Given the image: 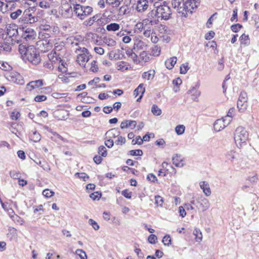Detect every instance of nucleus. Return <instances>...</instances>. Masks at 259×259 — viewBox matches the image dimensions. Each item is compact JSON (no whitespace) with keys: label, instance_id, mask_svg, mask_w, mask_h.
<instances>
[{"label":"nucleus","instance_id":"f257e3e1","mask_svg":"<svg viewBox=\"0 0 259 259\" xmlns=\"http://www.w3.org/2000/svg\"><path fill=\"white\" fill-rule=\"evenodd\" d=\"M33 8L25 9L23 12L21 9H17L14 12H10V17L13 20H17L20 25L32 24L38 21L39 17L34 15Z\"/></svg>","mask_w":259,"mask_h":259},{"label":"nucleus","instance_id":"f03ea898","mask_svg":"<svg viewBox=\"0 0 259 259\" xmlns=\"http://www.w3.org/2000/svg\"><path fill=\"white\" fill-rule=\"evenodd\" d=\"M200 0H188L184 3V0H172L171 4L174 9L179 13L186 16L188 13L192 14L193 10L200 5Z\"/></svg>","mask_w":259,"mask_h":259},{"label":"nucleus","instance_id":"7ed1b4c3","mask_svg":"<svg viewBox=\"0 0 259 259\" xmlns=\"http://www.w3.org/2000/svg\"><path fill=\"white\" fill-rule=\"evenodd\" d=\"M234 139L237 146L241 148L246 143L248 139V132L243 126H238L234 132Z\"/></svg>","mask_w":259,"mask_h":259},{"label":"nucleus","instance_id":"20e7f679","mask_svg":"<svg viewBox=\"0 0 259 259\" xmlns=\"http://www.w3.org/2000/svg\"><path fill=\"white\" fill-rule=\"evenodd\" d=\"M73 11L79 19L83 20L91 14L93 8L89 6H82L75 2V4H74Z\"/></svg>","mask_w":259,"mask_h":259},{"label":"nucleus","instance_id":"39448f33","mask_svg":"<svg viewBox=\"0 0 259 259\" xmlns=\"http://www.w3.org/2000/svg\"><path fill=\"white\" fill-rule=\"evenodd\" d=\"M25 58L28 62L35 65L39 64L41 60L39 53L32 46L28 47Z\"/></svg>","mask_w":259,"mask_h":259},{"label":"nucleus","instance_id":"423d86ee","mask_svg":"<svg viewBox=\"0 0 259 259\" xmlns=\"http://www.w3.org/2000/svg\"><path fill=\"white\" fill-rule=\"evenodd\" d=\"M155 6L156 5L155 4ZM158 13V18L161 20H167L170 19L171 14L170 8L167 5H162L155 6Z\"/></svg>","mask_w":259,"mask_h":259},{"label":"nucleus","instance_id":"0eeeda50","mask_svg":"<svg viewBox=\"0 0 259 259\" xmlns=\"http://www.w3.org/2000/svg\"><path fill=\"white\" fill-rule=\"evenodd\" d=\"M76 53H78L77 57V62L81 65L84 66L86 63L89 60V52L87 49L79 48L76 49Z\"/></svg>","mask_w":259,"mask_h":259},{"label":"nucleus","instance_id":"6e6552de","mask_svg":"<svg viewBox=\"0 0 259 259\" xmlns=\"http://www.w3.org/2000/svg\"><path fill=\"white\" fill-rule=\"evenodd\" d=\"M153 3V0H138L136 10L139 13H144L147 11Z\"/></svg>","mask_w":259,"mask_h":259},{"label":"nucleus","instance_id":"1a4fd4ad","mask_svg":"<svg viewBox=\"0 0 259 259\" xmlns=\"http://www.w3.org/2000/svg\"><path fill=\"white\" fill-rule=\"evenodd\" d=\"M247 96L246 93L241 92L237 103V107L241 112L244 111L247 107Z\"/></svg>","mask_w":259,"mask_h":259},{"label":"nucleus","instance_id":"9d476101","mask_svg":"<svg viewBox=\"0 0 259 259\" xmlns=\"http://www.w3.org/2000/svg\"><path fill=\"white\" fill-rule=\"evenodd\" d=\"M22 31L21 37L26 41H32L34 39L36 36V33L32 28L26 27H22Z\"/></svg>","mask_w":259,"mask_h":259},{"label":"nucleus","instance_id":"9b49d317","mask_svg":"<svg viewBox=\"0 0 259 259\" xmlns=\"http://www.w3.org/2000/svg\"><path fill=\"white\" fill-rule=\"evenodd\" d=\"M7 78L11 82L18 84H24V80L22 75L17 72H12L8 75Z\"/></svg>","mask_w":259,"mask_h":259},{"label":"nucleus","instance_id":"f8f14e48","mask_svg":"<svg viewBox=\"0 0 259 259\" xmlns=\"http://www.w3.org/2000/svg\"><path fill=\"white\" fill-rule=\"evenodd\" d=\"M39 29L41 32L47 35L48 37L51 36L54 34V32L58 31V27L48 24L40 25Z\"/></svg>","mask_w":259,"mask_h":259},{"label":"nucleus","instance_id":"ddd939ff","mask_svg":"<svg viewBox=\"0 0 259 259\" xmlns=\"http://www.w3.org/2000/svg\"><path fill=\"white\" fill-rule=\"evenodd\" d=\"M6 30L10 37H15L18 34V25L15 23L8 24L6 27Z\"/></svg>","mask_w":259,"mask_h":259},{"label":"nucleus","instance_id":"4468645a","mask_svg":"<svg viewBox=\"0 0 259 259\" xmlns=\"http://www.w3.org/2000/svg\"><path fill=\"white\" fill-rule=\"evenodd\" d=\"M231 121V119H229L228 121L225 123L223 119H219L217 120L213 124V127L215 131L219 132L222 130L224 129L226 126H227Z\"/></svg>","mask_w":259,"mask_h":259},{"label":"nucleus","instance_id":"2eb2a0df","mask_svg":"<svg viewBox=\"0 0 259 259\" xmlns=\"http://www.w3.org/2000/svg\"><path fill=\"white\" fill-rule=\"evenodd\" d=\"M44 84L43 80L42 79H38L35 81L29 82L26 85V90L29 91H31L35 88H38Z\"/></svg>","mask_w":259,"mask_h":259},{"label":"nucleus","instance_id":"dca6fc26","mask_svg":"<svg viewBox=\"0 0 259 259\" xmlns=\"http://www.w3.org/2000/svg\"><path fill=\"white\" fill-rule=\"evenodd\" d=\"M118 129L114 128L108 131L105 134L106 139H112L115 138L119 135Z\"/></svg>","mask_w":259,"mask_h":259},{"label":"nucleus","instance_id":"f3484780","mask_svg":"<svg viewBox=\"0 0 259 259\" xmlns=\"http://www.w3.org/2000/svg\"><path fill=\"white\" fill-rule=\"evenodd\" d=\"M197 201L199 203L203 211L206 210L209 207L210 203L207 199L201 197L199 198Z\"/></svg>","mask_w":259,"mask_h":259},{"label":"nucleus","instance_id":"a211bd4d","mask_svg":"<svg viewBox=\"0 0 259 259\" xmlns=\"http://www.w3.org/2000/svg\"><path fill=\"white\" fill-rule=\"evenodd\" d=\"M101 15L97 14L85 21L83 22V24L86 26H91L94 24V22H98L99 23V21H101Z\"/></svg>","mask_w":259,"mask_h":259},{"label":"nucleus","instance_id":"6ab92c4d","mask_svg":"<svg viewBox=\"0 0 259 259\" xmlns=\"http://www.w3.org/2000/svg\"><path fill=\"white\" fill-rule=\"evenodd\" d=\"M137 125L136 121L135 120H124L121 123L120 127L122 129L131 127L134 129Z\"/></svg>","mask_w":259,"mask_h":259},{"label":"nucleus","instance_id":"aec40b11","mask_svg":"<svg viewBox=\"0 0 259 259\" xmlns=\"http://www.w3.org/2000/svg\"><path fill=\"white\" fill-rule=\"evenodd\" d=\"M201 189L203 190L204 194L208 196L211 194V190L209 187V185L207 182L205 181L200 182L199 183Z\"/></svg>","mask_w":259,"mask_h":259},{"label":"nucleus","instance_id":"412c9836","mask_svg":"<svg viewBox=\"0 0 259 259\" xmlns=\"http://www.w3.org/2000/svg\"><path fill=\"white\" fill-rule=\"evenodd\" d=\"M173 164L177 167H182L184 163L182 159H180V155L178 154H175L172 158Z\"/></svg>","mask_w":259,"mask_h":259},{"label":"nucleus","instance_id":"4be33fe9","mask_svg":"<svg viewBox=\"0 0 259 259\" xmlns=\"http://www.w3.org/2000/svg\"><path fill=\"white\" fill-rule=\"evenodd\" d=\"M177 57H172L169 59L167 60L165 62V65L166 67L168 69H171L176 64L177 62Z\"/></svg>","mask_w":259,"mask_h":259},{"label":"nucleus","instance_id":"5701e85b","mask_svg":"<svg viewBox=\"0 0 259 259\" xmlns=\"http://www.w3.org/2000/svg\"><path fill=\"white\" fill-rule=\"evenodd\" d=\"M126 54L134 61V62L137 64L140 62V59H138L137 55L132 50H127L126 51Z\"/></svg>","mask_w":259,"mask_h":259},{"label":"nucleus","instance_id":"b1692460","mask_svg":"<svg viewBox=\"0 0 259 259\" xmlns=\"http://www.w3.org/2000/svg\"><path fill=\"white\" fill-rule=\"evenodd\" d=\"M119 29L120 25L116 23H111L106 26V29L108 31H116Z\"/></svg>","mask_w":259,"mask_h":259},{"label":"nucleus","instance_id":"393cba45","mask_svg":"<svg viewBox=\"0 0 259 259\" xmlns=\"http://www.w3.org/2000/svg\"><path fill=\"white\" fill-rule=\"evenodd\" d=\"M188 94H192V99L195 100L200 95V92L194 87L188 91Z\"/></svg>","mask_w":259,"mask_h":259},{"label":"nucleus","instance_id":"a878e982","mask_svg":"<svg viewBox=\"0 0 259 259\" xmlns=\"http://www.w3.org/2000/svg\"><path fill=\"white\" fill-rule=\"evenodd\" d=\"M144 85L143 83H141L139 85V86L134 90V96L136 97L139 94H144L145 89L143 87Z\"/></svg>","mask_w":259,"mask_h":259},{"label":"nucleus","instance_id":"bb28decb","mask_svg":"<svg viewBox=\"0 0 259 259\" xmlns=\"http://www.w3.org/2000/svg\"><path fill=\"white\" fill-rule=\"evenodd\" d=\"M154 70H149L148 72H145L142 74V77L147 80H151L154 77Z\"/></svg>","mask_w":259,"mask_h":259},{"label":"nucleus","instance_id":"cd10ccee","mask_svg":"<svg viewBox=\"0 0 259 259\" xmlns=\"http://www.w3.org/2000/svg\"><path fill=\"white\" fill-rule=\"evenodd\" d=\"M146 47L144 41L141 40H138L137 42L135 43L134 46V50L135 51H137L139 50H143Z\"/></svg>","mask_w":259,"mask_h":259},{"label":"nucleus","instance_id":"c85d7f7f","mask_svg":"<svg viewBox=\"0 0 259 259\" xmlns=\"http://www.w3.org/2000/svg\"><path fill=\"white\" fill-rule=\"evenodd\" d=\"M35 163L41 167L45 170L49 171L50 170V166L45 161H41L40 160L35 161Z\"/></svg>","mask_w":259,"mask_h":259},{"label":"nucleus","instance_id":"c756f323","mask_svg":"<svg viewBox=\"0 0 259 259\" xmlns=\"http://www.w3.org/2000/svg\"><path fill=\"white\" fill-rule=\"evenodd\" d=\"M103 42L109 47H113L115 46L116 44L115 40L113 39L107 37H104Z\"/></svg>","mask_w":259,"mask_h":259},{"label":"nucleus","instance_id":"7c9ffc66","mask_svg":"<svg viewBox=\"0 0 259 259\" xmlns=\"http://www.w3.org/2000/svg\"><path fill=\"white\" fill-rule=\"evenodd\" d=\"M240 39L241 44L247 45L249 44V38L248 35H246L245 33H243L241 35Z\"/></svg>","mask_w":259,"mask_h":259},{"label":"nucleus","instance_id":"2f4dec72","mask_svg":"<svg viewBox=\"0 0 259 259\" xmlns=\"http://www.w3.org/2000/svg\"><path fill=\"white\" fill-rule=\"evenodd\" d=\"M193 234L195 236V239L197 242H200L202 240V235L199 229H195L193 231Z\"/></svg>","mask_w":259,"mask_h":259},{"label":"nucleus","instance_id":"473e14b6","mask_svg":"<svg viewBox=\"0 0 259 259\" xmlns=\"http://www.w3.org/2000/svg\"><path fill=\"white\" fill-rule=\"evenodd\" d=\"M139 59L144 62H147L150 60V57L146 51H143L140 54Z\"/></svg>","mask_w":259,"mask_h":259},{"label":"nucleus","instance_id":"72a5a7b5","mask_svg":"<svg viewBox=\"0 0 259 259\" xmlns=\"http://www.w3.org/2000/svg\"><path fill=\"white\" fill-rule=\"evenodd\" d=\"M152 113L156 116H159L161 114V109L156 105H153L151 108Z\"/></svg>","mask_w":259,"mask_h":259},{"label":"nucleus","instance_id":"f704fd0d","mask_svg":"<svg viewBox=\"0 0 259 259\" xmlns=\"http://www.w3.org/2000/svg\"><path fill=\"white\" fill-rule=\"evenodd\" d=\"M143 23H149L151 25H155L158 24L159 22L158 18H151V19H145L143 21Z\"/></svg>","mask_w":259,"mask_h":259},{"label":"nucleus","instance_id":"c9c22d12","mask_svg":"<svg viewBox=\"0 0 259 259\" xmlns=\"http://www.w3.org/2000/svg\"><path fill=\"white\" fill-rule=\"evenodd\" d=\"M185 130V126L184 125L180 124L177 125L175 128V131L178 135H182Z\"/></svg>","mask_w":259,"mask_h":259},{"label":"nucleus","instance_id":"e433bc0d","mask_svg":"<svg viewBox=\"0 0 259 259\" xmlns=\"http://www.w3.org/2000/svg\"><path fill=\"white\" fill-rule=\"evenodd\" d=\"M41 136L36 131L33 133V134L31 136V139L34 142H38L40 140Z\"/></svg>","mask_w":259,"mask_h":259},{"label":"nucleus","instance_id":"4c0bfd02","mask_svg":"<svg viewBox=\"0 0 259 259\" xmlns=\"http://www.w3.org/2000/svg\"><path fill=\"white\" fill-rule=\"evenodd\" d=\"M75 253L80 257V259H87V255L86 254L85 252L82 249H77L75 251Z\"/></svg>","mask_w":259,"mask_h":259},{"label":"nucleus","instance_id":"58836bf2","mask_svg":"<svg viewBox=\"0 0 259 259\" xmlns=\"http://www.w3.org/2000/svg\"><path fill=\"white\" fill-rule=\"evenodd\" d=\"M98 153L103 157H106L107 155V150L104 146H100L98 148Z\"/></svg>","mask_w":259,"mask_h":259},{"label":"nucleus","instance_id":"ea45409f","mask_svg":"<svg viewBox=\"0 0 259 259\" xmlns=\"http://www.w3.org/2000/svg\"><path fill=\"white\" fill-rule=\"evenodd\" d=\"M236 152L235 151L232 150L227 153V157L228 160L233 162L234 159H236Z\"/></svg>","mask_w":259,"mask_h":259},{"label":"nucleus","instance_id":"a19ab883","mask_svg":"<svg viewBox=\"0 0 259 259\" xmlns=\"http://www.w3.org/2000/svg\"><path fill=\"white\" fill-rule=\"evenodd\" d=\"M28 47H26L24 45L22 44L19 46V51L20 53L23 55L25 56V57L26 56V53H27Z\"/></svg>","mask_w":259,"mask_h":259},{"label":"nucleus","instance_id":"79ce46f5","mask_svg":"<svg viewBox=\"0 0 259 259\" xmlns=\"http://www.w3.org/2000/svg\"><path fill=\"white\" fill-rule=\"evenodd\" d=\"M160 48L158 46H155L152 48L151 53L154 56H158L160 53Z\"/></svg>","mask_w":259,"mask_h":259},{"label":"nucleus","instance_id":"37998d69","mask_svg":"<svg viewBox=\"0 0 259 259\" xmlns=\"http://www.w3.org/2000/svg\"><path fill=\"white\" fill-rule=\"evenodd\" d=\"M189 69V67L187 63L183 64L180 67V73L185 74Z\"/></svg>","mask_w":259,"mask_h":259},{"label":"nucleus","instance_id":"c03bdc74","mask_svg":"<svg viewBox=\"0 0 259 259\" xmlns=\"http://www.w3.org/2000/svg\"><path fill=\"white\" fill-rule=\"evenodd\" d=\"M147 17L148 18L147 19H151L155 18H158V13H157V9H156L155 10H151L150 12H149L147 15Z\"/></svg>","mask_w":259,"mask_h":259},{"label":"nucleus","instance_id":"a18cd8bd","mask_svg":"<svg viewBox=\"0 0 259 259\" xmlns=\"http://www.w3.org/2000/svg\"><path fill=\"white\" fill-rule=\"evenodd\" d=\"M171 238L169 235H166L163 238L162 242L163 243L164 245L169 246L171 244Z\"/></svg>","mask_w":259,"mask_h":259},{"label":"nucleus","instance_id":"49530a36","mask_svg":"<svg viewBox=\"0 0 259 259\" xmlns=\"http://www.w3.org/2000/svg\"><path fill=\"white\" fill-rule=\"evenodd\" d=\"M155 203L158 206H162L163 203V200L161 196L159 195H156L155 196Z\"/></svg>","mask_w":259,"mask_h":259},{"label":"nucleus","instance_id":"de8ad7c7","mask_svg":"<svg viewBox=\"0 0 259 259\" xmlns=\"http://www.w3.org/2000/svg\"><path fill=\"white\" fill-rule=\"evenodd\" d=\"M10 177L14 179H19L20 174L19 171L16 170H11L10 171Z\"/></svg>","mask_w":259,"mask_h":259},{"label":"nucleus","instance_id":"09e8293b","mask_svg":"<svg viewBox=\"0 0 259 259\" xmlns=\"http://www.w3.org/2000/svg\"><path fill=\"white\" fill-rule=\"evenodd\" d=\"M42 194L44 196L50 198L54 195V192L49 189H45L43 191Z\"/></svg>","mask_w":259,"mask_h":259},{"label":"nucleus","instance_id":"8fccbe9b","mask_svg":"<svg viewBox=\"0 0 259 259\" xmlns=\"http://www.w3.org/2000/svg\"><path fill=\"white\" fill-rule=\"evenodd\" d=\"M130 153L132 156H141L143 155V151L140 149L132 150L130 151Z\"/></svg>","mask_w":259,"mask_h":259},{"label":"nucleus","instance_id":"3c124183","mask_svg":"<svg viewBox=\"0 0 259 259\" xmlns=\"http://www.w3.org/2000/svg\"><path fill=\"white\" fill-rule=\"evenodd\" d=\"M242 27V25L240 24L232 25L231 27V30L234 32H237Z\"/></svg>","mask_w":259,"mask_h":259},{"label":"nucleus","instance_id":"603ef678","mask_svg":"<svg viewBox=\"0 0 259 259\" xmlns=\"http://www.w3.org/2000/svg\"><path fill=\"white\" fill-rule=\"evenodd\" d=\"M91 66L90 68V70L94 72H97L98 70V65H97L96 61H93L91 63Z\"/></svg>","mask_w":259,"mask_h":259},{"label":"nucleus","instance_id":"864d4df0","mask_svg":"<svg viewBox=\"0 0 259 259\" xmlns=\"http://www.w3.org/2000/svg\"><path fill=\"white\" fill-rule=\"evenodd\" d=\"M56 55V53L55 52H52L50 54H48V58L52 62H55L57 60V58Z\"/></svg>","mask_w":259,"mask_h":259},{"label":"nucleus","instance_id":"5fc2aeb1","mask_svg":"<svg viewBox=\"0 0 259 259\" xmlns=\"http://www.w3.org/2000/svg\"><path fill=\"white\" fill-rule=\"evenodd\" d=\"M157 239V237L154 234L150 235L148 238V242L150 244H155Z\"/></svg>","mask_w":259,"mask_h":259},{"label":"nucleus","instance_id":"6e6d98bb","mask_svg":"<svg viewBox=\"0 0 259 259\" xmlns=\"http://www.w3.org/2000/svg\"><path fill=\"white\" fill-rule=\"evenodd\" d=\"M89 224L93 227L95 230H98L99 229V226L98 225L96 222L92 219L89 220Z\"/></svg>","mask_w":259,"mask_h":259},{"label":"nucleus","instance_id":"4d7b16f0","mask_svg":"<svg viewBox=\"0 0 259 259\" xmlns=\"http://www.w3.org/2000/svg\"><path fill=\"white\" fill-rule=\"evenodd\" d=\"M101 196V194L98 192L93 193L90 194V197L93 200L99 199Z\"/></svg>","mask_w":259,"mask_h":259},{"label":"nucleus","instance_id":"13d9d810","mask_svg":"<svg viewBox=\"0 0 259 259\" xmlns=\"http://www.w3.org/2000/svg\"><path fill=\"white\" fill-rule=\"evenodd\" d=\"M47 99V97L45 95H37L34 98V100L36 102H40L46 101Z\"/></svg>","mask_w":259,"mask_h":259},{"label":"nucleus","instance_id":"bf43d9fd","mask_svg":"<svg viewBox=\"0 0 259 259\" xmlns=\"http://www.w3.org/2000/svg\"><path fill=\"white\" fill-rule=\"evenodd\" d=\"M20 116V112L18 111H14L12 112L11 118L13 120H17Z\"/></svg>","mask_w":259,"mask_h":259},{"label":"nucleus","instance_id":"052dcab7","mask_svg":"<svg viewBox=\"0 0 259 259\" xmlns=\"http://www.w3.org/2000/svg\"><path fill=\"white\" fill-rule=\"evenodd\" d=\"M125 142V138L122 136H119L118 137V139L116 141H115V143L116 145H122L124 144Z\"/></svg>","mask_w":259,"mask_h":259},{"label":"nucleus","instance_id":"680f3d73","mask_svg":"<svg viewBox=\"0 0 259 259\" xmlns=\"http://www.w3.org/2000/svg\"><path fill=\"white\" fill-rule=\"evenodd\" d=\"M132 143L133 145H135L137 144L138 145H141L143 143L142 138L140 136H138L136 137V139H133L132 140Z\"/></svg>","mask_w":259,"mask_h":259},{"label":"nucleus","instance_id":"e2e57ef3","mask_svg":"<svg viewBox=\"0 0 259 259\" xmlns=\"http://www.w3.org/2000/svg\"><path fill=\"white\" fill-rule=\"evenodd\" d=\"M75 175H77L78 177L82 179L84 181H86L87 179H89V176L85 173L82 172V173H76Z\"/></svg>","mask_w":259,"mask_h":259},{"label":"nucleus","instance_id":"0e129e2a","mask_svg":"<svg viewBox=\"0 0 259 259\" xmlns=\"http://www.w3.org/2000/svg\"><path fill=\"white\" fill-rule=\"evenodd\" d=\"M121 194L126 198L131 199L132 197V192H128L127 190H123Z\"/></svg>","mask_w":259,"mask_h":259},{"label":"nucleus","instance_id":"69168bd1","mask_svg":"<svg viewBox=\"0 0 259 259\" xmlns=\"http://www.w3.org/2000/svg\"><path fill=\"white\" fill-rule=\"evenodd\" d=\"M105 144L107 147L111 148L114 145L113 140L112 139H106V140L105 141Z\"/></svg>","mask_w":259,"mask_h":259},{"label":"nucleus","instance_id":"338daca9","mask_svg":"<svg viewBox=\"0 0 259 259\" xmlns=\"http://www.w3.org/2000/svg\"><path fill=\"white\" fill-rule=\"evenodd\" d=\"M39 6L41 8L48 9L50 8V4L46 1H41L39 3Z\"/></svg>","mask_w":259,"mask_h":259},{"label":"nucleus","instance_id":"774afa93","mask_svg":"<svg viewBox=\"0 0 259 259\" xmlns=\"http://www.w3.org/2000/svg\"><path fill=\"white\" fill-rule=\"evenodd\" d=\"M11 67L8 65L7 63H0V68L4 70H8L10 69Z\"/></svg>","mask_w":259,"mask_h":259}]
</instances>
